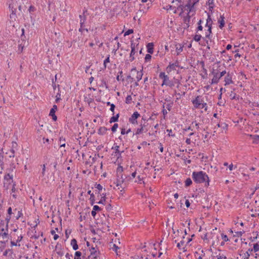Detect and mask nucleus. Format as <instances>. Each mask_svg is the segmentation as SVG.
I'll use <instances>...</instances> for the list:
<instances>
[{
	"instance_id": "obj_1",
	"label": "nucleus",
	"mask_w": 259,
	"mask_h": 259,
	"mask_svg": "<svg viewBox=\"0 0 259 259\" xmlns=\"http://www.w3.org/2000/svg\"><path fill=\"white\" fill-rule=\"evenodd\" d=\"M192 178L196 183H204L206 187L209 185V179L208 175L203 171H193Z\"/></svg>"
},
{
	"instance_id": "obj_2",
	"label": "nucleus",
	"mask_w": 259,
	"mask_h": 259,
	"mask_svg": "<svg viewBox=\"0 0 259 259\" xmlns=\"http://www.w3.org/2000/svg\"><path fill=\"white\" fill-rule=\"evenodd\" d=\"M193 0H189L186 5H185V10L189 12H194L195 13V10L194 9L195 5L198 3V1L196 2H192Z\"/></svg>"
},
{
	"instance_id": "obj_3",
	"label": "nucleus",
	"mask_w": 259,
	"mask_h": 259,
	"mask_svg": "<svg viewBox=\"0 0 259 259\" xmlns=\"http://www.w3.org/2000/svg\"><path fill=\"white\" fill-rule=\"evenodd\" d=\"M192 102L194 105V107L199 109L201 108V105L202 104L203 101L202 99H201V96H198Z\"/></svg>"
},
{
	"instance_id": "obj_4",
	"label": "nucleus",
	"mask_w": 259,
	"mask_h": 259,
	"mask_svg": "<svg viewBox=\"0 0 259 259\" xmlns=\"http://www.w3.org/2000/svg\"><path fill=\"white\" fill-rule=\"evenodd\" d=\"M179 63L178 61H176L174 63H169L168 66L166 67V70L168 73H169L172 70H176V67H179Z\"/></svg>"
},
{
	"instance_id": "obj_5",
	"label": "nucleus",
	"mask_w": 259,
	"mask_h": 259,
	"mask_svg": "<svg viewBox=\"0 0 259 259\" xmlns=\"http://www.w3.org/2000/svg\"><path fill=\"white\" fill-rule=\"evenodd\" d=\"M140 116V114L137 112H134L132 116L129 118V121L132 124L137 123V118Z\"/></svg>"
},
{
	"instance_id": "obj_6",
	"label": "nucleus",
	"mask_w": 259,
	"mask_h": 259,
	"mask_svg": "<svg viewBox=\"0 0 259 259\" xmlns=\"http://www.w3.org/2000/svg\"><path fill=\"white\" fill-rule=\"evenodd\" d=\"M212 74L213 75V78L211 80V84H217L218 83L219 79L221 78L218 72H215L214 70L211 72Z\"/></svg>"
},
{
	"instance_id": "obj_7",
	"label": "nucleus",
	"mask_w": 259,
	"mask_h": 259,
	"mask_svg": "<svg viewBox=\"0 0 259 259\" xmlns=\"http://www.w3.org/2000/svg\"><path fill=\"white\" fill-rule=\"evenodd\" d=\"M4 152L3 149H0V167L2 170L4 169Z\"/></svg>"
},
{
	"instance_id": "obj_8",
	"label": "nucleus",
	"mask_w": 259,
	"mask_h": 259,
	"mask_svg": "<svg viewBox=\"0 0 259 259\" xmlns=\"http://www.w3.org/2000/svg\"><path fill=\"white\" fill-rule=\"evenodd\" d=\"M87 12V10H83V13L82 15H79L80 18V25L81 26H84V23L86 21V16L85 15V13Z\"/></svg>"
},
{
	"instance_id": "obj_9",
	"label": "nucleus",
	"mask_w": 259,
	"mask_h": 259,
	"mask_svg": "<svg viewBox=\"0 0 259 259\" xmlns=\"http://www.w3.org/2000/svg\"><path fill=\"white\" fill-rule=\"evenodd\" d=\"M133 71H135L137 72L136 78H137V81H139L142 79V77L143 76L142 71L141 70L140 71H138L137 70L136 68L134 67L131 69V72H133Z\"/></svg>"
},
{
	"instance_id": "obj_10",
	"label": "nucleus",
	"mask_w": 259,
	"mask_h": 259,
	"mask_svg": "<svg viewBox=\"0 0 259 259\" xmlns=\"http://www.w3.org/2000/svg\"><path fill=\"white\" fill-rule=\"evenodd\" d=\"M224 81L225 82V85L233 83V81L232 79V75L229 73H228L227 76L225 77Z\"/></svg>"
},
{
	"instance_id": "obj_11",
	"label": "nucleus",
	"mask_w": 259,
	"mask_h": 259,
	"mask_svg": "<svg viewBox=\"0 0 259 259\" xmlns=\"http://www.w3.org/2000/svg\"><path fill=\"white\" fill-rule=\"evenodd\" d=\"M9 8L11 9V14L10 15V18L15 20L17 17L16 15V9L14 8L12 4L9 5Z\"/></svg>"
},
{
	"instance_id": "obj_12",
	"label": "nucleus",
	"mask_w": 259,
	"mask_h": 259,
	"mask_svg": "<svg viewBox=\"0 0 259 259\" xmlns=\"http://www.w3.org/2000/svg\"><path fill=\"white\" fill-rule=\"evenodd\" d=\"M164 85H166L171 88L174 86V83L172 81L169 79V77H168L167 79L166 78V80H163L161 85L163 86Z\"/></svg>"
},
{
	"instance_id": "obj_13",
	"label": "nucleus",
	"mask_w": 259,
	"mask_h": 259,
	"mask_svg": "<svg viewBox=\"0 0 259 259\" xmlns=\"http://www.w3.org/2000/svg\"><path fill=\"white\" fill-rule=\"evenodd\" d=\"M119 146H117V145L115 146L114 147H113L112 148V149H115V153L116 154V156H117L118 159L121 157V153L122 152H123V151H120L119 150Z\"/></svg>"
},
{
	"instance_id": "obj_14",
	"label": "nucleus",
	"mask_w": 259,
	"mask_h": 259,
	"mask_svg": "<svg viewBox=\"0 0 259 259\" xmlns=\"http://www.w3.org/2000/svg\"><path fill=\"white\" fill-rule=\"evenodd\" d=\"M147 52L150 54L153 53L154 45L152 42H149L147 45Z\"/></svg>"
},
{
	"instance_id": "obj_15",
	"label": "nucleus",
	"mask_w": 259,
	"mask_h": 259,
	"mask_svg": "<svg viewBox=\"0 0 259 259\" xmlns=\"http://www.w3.org/2000/svg\"><path fill=\"white\" fill-rule=\"evenodd\" d=\"M200 64L201 65L203 72V73H204V75L201 74V75L202 78L204 79V78H206V77H207V70H206V69L205 68V64L203 61H201Z\"/></svg>"
},
{
	"instance_id": "obj_16",
	"label": "nucleus",
	"mask_w": 259,
	"mask_h": 259,
	"mask_svg": "<svg viewBox=\"0 0 259 259\" xmlns=\"http://www.w3.org/2000/svg\"><path fill=\"white\" fill-rule=\"evenodd\" d=\"M71 245L72 246L73 250H76L78 249V246L77 244V240L73 238L71 241Z\"/></svg>"
},
{
	"instance_id": "obj_17",
	"label": "nucleus",
	"mask_w": 259,
	"mask_h": 259,
	"mask_svg": "<svg viewBox=\"0 0 259 259\" xmlns=\"http://www.w3.org/2000/svg\"><path fill=\"white\" fill-rule=\"evenodd\" d=\"M108 130V129L105 126L100 127L98 130V133L100 135H104Z\"/></svg>"
},
{
	"instance_id": "obj_18",
	"label": "nucleus",
	"mask_w": 259,
	"mask_h": 259,
	"mask_svg": "<svg viewBox=\"0 0 259 259\" xmlns=\"http://www.w3.org/2000/svg\"><path fill=\"white\" fill-rule=\"evenodd\" d=\"M220 19H221V20H219L218 21V22L220 24V25H219L220 28L221 29H222L225 26V21H224L225 17H224V15H221L220 16Z\"/></svg>"
},
{
	"instance_id": "obj_19",
	"label": "nucleus",
	"mask_w": 259,
	"mask_h": 259,
	"mask_svg": "<svg viewBox=\"0 0 259 259\" xmlns=\"http://www.w3.org/2000/svg\"><path fill=\"white\" fill-rule=\"evenodd\" d=\"M249 136L253 140V143L256 144L259 143V135H249Z\"/></svg>"
},
{
	"instance_id": "obj_20",
	"label": "nucleus",
	"mask_w": 259,
	"mask_h": 259,
	"mask_svg": "<svg viewBox=\"0 0 259 259\" xmlns=\"http://www.w3.org/2000/svg\"><path fill=\"white\" fill-rule=\"evenodd\" d=\"M119 117V113L117 114L115 116H113L112 117H111L110 118L109 122L112 123V122H115L118 121Z\"/></svg>"
},
{
	"instance_id": "obj_21",
	"label": "nucleus",
	"mask_w": 259,
	"mask_h": 259,
	"mask_svg": "<svg viewBox=\"0 0 259 259\" xmlns=\"http://www.w3.org/2000/svg\"><path fill=\"white\" fill-rule=\"evenodd\" d=\"M253 250L254 252H257L259 250V245L258 243H256L253 244V249H248V251H249L250 252H252Z\"/></svg>"
},
{
	"instance_id": "obj_22",
	"label": "nucleus",
	"mask_w": 259,
	"mask_h": 259,
	"mask_svg": "<svg viewBox=\"0 0 259 259\" xmlns=\"http://www.w3.org/2000/svg\"><path fill=\"white\" fill-rule=\"evenodd\" d=\"M184 9H185V7L183 5H180L178 7L177 10L181 11V12L179 14L180 16H182V14L184 12Z\"/></svg>"
},
{
	"instance_id": "obj_23",
	"label": "nucleus",
	"mask_w": 259,
	"mask_h": 259,
	"mask_svg": "<svg viewBox=\"0 0 259 259\" xmlns=\"http://www.w3.org/2000/svg\"><path fill=\"white\" fill-rule=\"evenodd\" d=\"M123 167L119 165L118 166L117 168V177H119V175L121 174V178L122 179V174H121L123 171Z\"/></svg>"
},
{
	"instance_id": "obj_24",
	"label": "nucleus",
	"mask_w": 259,
	"mask_h": 259,
	"mask_svg": "<svg viewBox=\"0 0 259 259\" xmlns=\"http://www.w3.org/2000/svg\"><path fill=\"white\" fill-rule=\"evenodd\" d=\"M57 110V106L56 105H54L53 107L51 109L49 115H52L53 114H55V112Z\"/></svg>"
},
{
	"instance_id": "obj_25",
	"label": "nucleus",
	"mask_w": 259,
	"mask_h": 259,
	"mask_svg": "<svg viewBox=\"0 0 259 259\" xmlns=\"http://www.w3.org/2000/svg\"><path fill=\"white\" fill-rule=\"evenodd\" d=\"M101 195L102 196L100 200L97 202V203L99 204H103L104 203V202H105V201H106V194L103 193Z\"/></svg>"
},
{
	"instance_id": "obj_26",
	"label": "nucleus",
	"mask_w": 259,
	"mask_h": 259,
	"mask_svg": "<svg viewBox=\"0 0 259 259\" xmlns=\"http://www.w3.org/2000/svg\"><path fill=\"white\" fill-rule=\"evenodd\" d=\"M59 142H60V147H65V145H66V144L65 143V139L64 138H63V137H60L59 139Z\"/></svg>"
},
{
	"instance_id": "obj_27",
	"label": "nucleus",
	"mask_w": 259,
	"mask_h": 259,
	"mask_svg": "<svg viewBox=\"0 0 259 259\" xmlns=\"http://www.w3.org/2000/svg\"><path fill=\"white\" fill-rule=\"evenodd\" d=\"M230 96L231 97V99L232 100H238L239 99V95H236V93H233V92H231Z\"/></svg>"
},
{
	"instance_id": "obj_28",
	"label": "nucleus",
	"mask_w": 259,
	"mask_h": 259,
	"mask_svg": "<svg viewBox=\"0 0 259 259\" xmlns=\"http://www.w3.org/2000/svg\"><path fill=\"white\" fill-rule=\"evenodd\" d=\"M135 53H136V50H133V49H132L131 50V53H130V60L131 62H132L135 59V57H134V55L135 54Z\"/></svg>"
},
{
	"instance_id": "obj_29",
	"label": "nucleus",
	"mask_w": 259,
	"mask_h": 259,
	"mask_svg": "<svg viewBox=\"0 0 259 259\" xmlns=\"http://www.w3.org/2000/svg\"><path fill=\"white\" fill-rule=\"evenodd\" d=\"M109 62H110V55H108L104 61V67L102 68L103 69H105L106 68V64Z\"/></svg>"
},
{
	"instance_id": "obj_30",
	"label": "nucleus",
	"mask_w": 259,
	"mask_h": 259,
	"mask_svg": "<svg viewBox=\"0 0 259 259\" xmlns=\"http://www.w3.org/2000/svg\"><path fill=\"white\" fill-rule=\"evenodd\" d=\"M192 184V181L190 178H187L185 182L186 187H189Z\"/></svg>"
},
{
	"instance_id": "obj_31",
	"label": "nucleus",
	"mask_w": 259,
	"mask_h": 259,
	"mask_svg": "<svg viewBox=\"0 0 259 259\" xmlns=\"http://www.w3.org/2000/svg\"><path fill=\"white\" fill-rule=\"evenodd\" d=\"M212 27L209 26L207 29V32L205 33V37L210 39V34L212 33L211 31Z\"/></svg>"
},
{
	"instance_id": "obj_32",
	"label": "nucleus",
	"mask_w": 259,
	"mask_h": 259,
	"mask_svg": "<svg viewBox=\"0 0 259 259\" xmlns=\"http://www.w3.org/2000/svg\"><path fill=\"white\" fill-rule=\"evenodd\" d=\"M159 77L160 78L162 79L163 80H165L166 78H168V76L167 75H165L164 72H161L160 73Z\"/></svg>"
},
{
	"instance_id": "obj_33",
	"label": "nucleus",
	"mask_w": 259,
	"mask_h": 259,
	"mask_svg": "<svg viewBox=\"0 0 259 259\" xmlns=\"http://www.w3.org/2000/svg\"><path fill=\"white\" fill-rule=\"evenodd\" d=\"M176 51L177 54H179L183 51V47L180 44L176 46Z\"/></svg>"
},
{
	"instance_id": "obj_34",
	"label": "nucleus",
	"mask_w": 259,
	"mask_h": 259,
	"mask_svg": "<svg viewBox=\"0 0 259 259\" xmlns=\"http://www.w3.org/2000/svg\"><path fill=\"white\" fill-rule=\"evenodd\" d=\"M11 219V215H8L6 218V230L7 231L8 230V224L9 223Z\"/></svg>"
},
{
	"instance_id": "obj_35",
	"label": "nucleus",
	"mask_w": 259,
	"mask_h": 259,
	"mask_svg": "<svg viewBox=\"0 0 259 259\" xmlns=\"http://www.w3.org/2000/svg\"><path fill=\"white\" fill-rule=\"evenodd\" d=\"M4 179L5 180L9 181L13 179V176L10 175L9 173H8L5 175L4 176Z\"/></svg>"
},
{
	"instance_id": "obj_36",
	"label": "nucleus",
	"mask_w": 259,
	"mask_h": 259,
	"mask_svg": "<svg viewBox=\"0 0 259 259\" xmlns=\"http://www.w3.org/2000/svg\"><path fill=\"white\" fill-rule=\"evenodd\" d=\"M144 131V129L143 128V127H141L140 128H138L137 130L136 133H135V135H139L141 133H142ZM135 135V134H133V136Z\"/></svg>"
},
{
	"instance_id": "obj_37",
	"label": "nucleus",
	"mask_w": 259,
	"mask_h": 259,
	"mask_svg": "<svg viewBox=\"0 0 259 259\" xmlns=\"http://www.w3.org/2000/svg\"><path fill=\"white\" fill-rule=\"evenodd\" d=\"M201 37H202V36L201 35L195 34L193 37V39L195 41H196V42H198L201 39Z\"/></svg>"
},
{
	"instance_id": "obj_38",
	"label": "nucleus",
	"mask_w": 259,
	"mask_h": 259,
	"mask_svg": "<svg viewBox=\"0 0 259 259\" xmlns=\"http://www.w3.org/2000/svg\"><path fill=\"white\" fill-rule=\"evenodd\" d=\"M118 127V124L117 123H114L112 127L111 128V130L112 132H115L116 131L117 128Z\"/></svg>"
},
{
	"instance_id": "obj_39",
	"label": "nucleus",
	"mask_w": 259,
	"mask_h": 259,
	"mask_svg": "<svg viewBox=\"0 0 259 259\" xmlns=\"http://www.w3.org/2000/svg\"><path fill=\"white\" fill-rule=\"evenodd\" d=\"M206 23L210 24L211 25H212V20L211 18V16L209 14H207V19L206 20Z\"/></svg>"
},
{
	"instance_id": "obj_40",
	"label": "nucleus",
	"mask_w": 259,
	"mask_h": 259,
	"mask_svg": "<svg viewBox=\"0 0 259 259\" xmlns=\"http://www.w3.org/2000/svg\"><path fill=\"white\" fill-rule=\"evenodd\" d=\"M132 100V98L131 95H128L125 99V102L127 104H130L131 103V101Z\"/></svg>"
},
{
	"instance_id": "obj_41",
	"label": "nucleus",
	"mask_w": 259,
	"mask_h": 259,
	"mask_svg": "<svg viewBox=\"0 0 259 259\" xmlns=\"http://www.w3.org/2000/svg\"><path fill=\"white\" fill-rule=\"evenodd\" d=\"M95 195L94 194H92V195H91V196H90V200L91 201V204L92 205H93L94 204V203H95Z\"/></svg>"
},
{
	"instance_id": "obj_42",
	"label": "nucleus",
	"mask_w": 259,
	"mask_h": 259,
	"mask_svg": "<svg viewBox=\"0 0 259 259\" xmlns=\"http://www.w3.org/2000/svg\"><path fill=\"white\" fill-rule=\"evenodd\" d=\"M9 252H10L11 254H12L13 253L12 249H6L3 253V255L7 256Z\"/></svg>"
},
{
	"instance_id": "obj_43",
	"label": "nucleus",
	"mask_w": 259,
	"mask_h": 259,
	"mask_svg": "<svg viewBox=\"0 0 259 259\" xmlns=\"http://www.w3.org/2000/svg\"><path fill=\"white\" fill-rule=\"evenodd\" d=\"M134 32V30L132 29H128L125 32L124 35H128Z\"/></svg>"
},
{
	"instance_id": "obj_44",
	"label": "nucleus",
	"mask_w": 259,
	"mask_h": 259,
	"mask_svg": "<svg viewBox=\"0 0 259 259\" xmlns=\"http://www.w3.org/2000/svg\"><path fill=\"white\" fill-rule=\"evenodd\" d=\"M151 55L150 54H146V56L145 57V62H148L151 59Z\"/></svg>"
},
{
	"instance_id": "obj_45",
	"label": "nucleus",
	"mask_w": 259,
	"mask_h": 259,
	"mask_svg": "<svg viewBox=\"0 0 259 259\" xmlns=\"http://www.w3.org/2000/svg\"><path fill=\"white\" fill-rule=\"evenodd\" d=\"M244 232H245L244 231L236 232H235L236 235H235L234 236H237L238 237H241Z\"/></svg>"
},
{
	"instance_id": "obj_46",
	"label": "nucleus",
	"mask_w": 259,
	"mask_h": 259,
	"mask_svg": "<svg viewBox=\"0 0 259 259\" xmlns=\"http://www.w3.org/2000/svg\"><path fill=\"white\" fill-rule=\"evenodd\" d=\"M209 5V9L210 11H212L214 7L213 2H208Z\"/></svg>"
},
{
	"instance_id": "obj_47",
	"label": "nucleus",
	"mask_w": 259,
	"mask_h": 259,
	"mask_svg": "<svg viewBox=\"0 0 259 259\" xmlns=\"http://www.w3.org/2000/svg\"><path fill=\"white\" fill-rule=\"evenodd\" d=\"M93 210L96 211H99L101 210V208L99 207L98 205H94L93 206Z\"/></svg>"
},
{
	"instance_id": "obj_48",
	"label": "nucleus",
	"mask_w": 259,
	"mask_h": 259,
	"mask_svg": "<svg viewBox=\"0 0 259 259\" xmlns=\"http://www.w3.org/2000/svg\"><path fill=\"white\" fill-rule=\"evenodd\" d=\"M222 238L224 240V241L227 242L229 240L228 237L226 235L224 234H222Z\"/></svg>"
},
{
	"instance_id": "obj_49",
	"label": "nucleus",
	"mask_w": 259,
	"mask_h": 259,
	"mask_svg": "<svg viewBox=\"0 0 259 259\" xmlns=\"http://www.w3.org/2000/svg\"><path fill=\"white\" fill-rule=\"evenodd\" d=\"M207 104L206 103H204V101L202 102V104L201 105V108L200 109H203L204 108L205 110H207Z\"/></svg>"
},
{
	"instance_id": "obj_50",
	"label": "nucleus",
	"mask_w": 259,
	"mask_h": 259,
	"mask_svg": "<svg viewBox=\"0 0 259 259\" xmlns=\"http://www.w3.org/2000/svg\"><path fill=\"white\" fill-rule=\"evenodd\" d=\"M250 252L249 251H246L245 253H244V256L243 259H248L250 256V254L249 253Z\"/></svg>"
},
{
	"instance_id": "obj_51",
	"label": "nucleus",
	"mask_w": 259,
	"mask_h": 259,
	"mask_svg": "<svg viewBox=\"0 0 259 259\" xmlns=\"http://www.w3.org/2000/svg\"><path fill=\"white\" fill-rule=\"evenodd\" d=\"M190 21V19H188V18L183 17V22L185 24H189Z\"/></svg>"
},
{
	"instance_id": "obj_52",
	"label": "nucleus",
	"mask_w": 259,
	"mask_h": 259,
	"mask_svg": "<svg viewBox=\"0 0 259 259\" xmlns=\"http://www.w3.org/2000/svg\"><path fill=\"white\" fill-rule=\"evenodd\" d=\"M35 10H36L34 6H30L29 7V9H28V11H29V12L30 13H31V12H34V11H35Z\"/></svg>"
},
{
	"instance_id": "obj_53",
	"label": "nucleus",
	"mask_w": 259,
	"mask_h": 259,
	"mask_svg": "<svg viewBox=\"0 0 259 259\" xmlns=\"http://www.w3.org/2000/svg\"><path fill=\"white\" fill-rule=\"evenodd\" d=\"M221 127L223 129V130H226L227 128V127H228V124H227L226 123H221Z\"/></svg>"
},
{
	"instance_id": "obj_54",
	"label": "nucleus",
	"mask_w": 259,
	"mask_h": 259,
	"mask_svg": "<svg viewBox=\"0 0 259 259\" xmlns=\"http://www.w3.org/2000/svg\"><path fill=\"white\" fill-rule=\"evenodd\" d=\"M81 254H82L81 252L77 251L75 252V257H80Z\"/></svg>"
},
{
	"instance_id": "obj_55",
	"label": "nucleus",
	"mask_w": 259,
	"mask_h": 259,
	"mask_svg": "<svg viewBox=\"0 0 259 259\" xmlns=\"http://www.w3.org/2000/svg\"><path fill=\"white\" fill-rule=\"evenodd\" d=\"M184 243V241H183V240L181 241L180 242H179L177 245V247L179 249H181V245H183Z\"/></svg>"
},
{
	"instance_id": "obj_56",
	"label": "nucleus",
	"mask_w": 259,
	"mask_h": 259,
	"mask_svg": "<svg viewBox=\"0 0 259 259\" xmlns=\"http://www.w3.org/2000/svg\"><path fill=\"white\" fill-rule=\"evenodd\" d=\"M23 48L24 46H22L21 44L19 45L18 46V51L20 53H22L23 52Z\"/></svg>"
},
{
	"instance_id": "obj_57",
	"label": "nucleus",
	"mask_w": 259,
	"mask_h": 259,
	"mask_svg": "<svg viewBox=\"0 0 259 259\" xmlns=\"http://www.w3.org/2000/svg\"><path fill=\"white\" fill-rule=\"evenodd\" d=\"M115 108V105L114 104H112V105H111V106H110V110L111 111H112L113 112V114H114V111Z\"/></svg>"
},
{
	"instance_id": "obj_58",
	"label": "nucleus",
	"mask_w": 259,
	"mask_h": 259,
	"mask_svg": "<svg viewBox=\"0 0 259 259\" xmlns=\"http://www.w3.org/2000/svg\"><path fill=\"white\" fill-rule=\"evenodd\" d=\"M1 235L2 236L3 238H7L8 236V234L7 232L1 233Z\"/></svg>"
},
{
	"instance_id": "obj_59",
	"label": "nucleus",
	"mask_w": 259,
	"mask_h": 259,
	"mask_svg": "<svg viewBox=\"0 0 259 259\" xmlns=\"http://www.w3.org/2000/svg\"><path fill=\"white\" fill-rule=\"evenodd\" d=\"M95 188H96L99 191L102 190L103 189L102 186L100 184L96 185Z\"/></svg>"
},
{
	"instance_id": "obj_60",
	"label": "nucleus",
	"mask_w": 259,
	"mask_h": 259,
	"mask_svg": "<svg viewBox=\"0 0 259 259\" xmlns=\"http://www.w3.org/2000/svg\"><path fill=\"white\" fill-rule=\"evenodd\" d=\"M172 104L173 103H171V104H166V108L167 109V110L168 111H170Z\"/></svg>"
},
{
	"instance_id": "obj_61",
	"label": "nucleus",
	"mask_w": 259,
	"mask_h": 259,
	"mask_svg": "<svg viewBox=\"0 0 259 259\" xmlns=\"http://www.w3.org/2000/svg\"><path fill=\"white\" fill-rule=\"evenodd\" d=\"M112 206L110 204H108L106 207V209L107 211H110L112 209Z\"/></svg>"
},
{
	"instance_id": "obj_62",
	"label": "nucleus",
	"mask_w": 259,
	"mask_h": 259,
	"mask_svg": "<svg viewBox=\"0 0 259 259\" xmlns=\"http://www.w3.org/2000/svg\"><path fill=\"white\" fill-rule=\"evenodd\" d=\"M7 212H8V215H11L12 213V208L11 207H9L7 210Z\"/></svg>"
},
{
	"instance_id": "obj_63",
	"label": "nucleus",
	"mask_w": 259,
	"mask_h": 259,
	"mask_svg": "<svg viewBox=\"0 0 259 259\" xmlns=\"http://www.w3.org/2000/svg\"><path fill=\"white\" fill-rule=\"evenodd\" d=\"M162 112L163 115H164V116L167 114V111L164 109V104L163 105V109H162Z\"/></svg>"
},
{
	"instance_id": "obj_64",
	"label": "nucleus",
	"mask_w": 259,
	"mask_h": 259,
	"mask_svg": "<svg viewBox=\"0 0 259 259\" xmlns=\"http://www.w3.org/2000/svg\"><path fill=\"white\" fill-rule=\"evenodd\" d=\"M23 215V213L21 211H19L18 212V215L16 217V219L18 220Z\"/></svg>"
}]
</instances>
